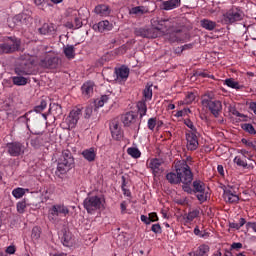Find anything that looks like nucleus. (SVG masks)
Masks as SVG:
<instances>
[{"instance_id": "7ed1b4c3", "label": "nucleus", "mask_w": 256, "mask_h": 256, "mask_svg": "<svg viewBox=\"0 0 256 256\" xmlns=\"http://www.w3.org/2000/svg\"><path fill=\"white\" fill-rule=\"evenodd\" d=\"M193 158L187 157L186 160L179 161L176 165V171L180 177V183L183 185H191L193 183V171H191V165Z\"/></svg>"}, {"instance_id": "4c0bfd02", "label": "nucleus", "mask_w": 256, "mask_h": 256, "mask_svg": "<svg viewBox=\"0 0 256 256\" xmlns=\"http://www.w3.org/2000/svg\"><path fill=\"white\" fill-rule=\"evenodd\" d=\"M244 225H247V220H245V218H240L239 223L235 221L229 222L230 229H235L236 231H239V229H241V227Z\"/></svg>"}, {"instance_id": "72a5a7b5", "label": "nucleus", "mask_w": 256, "mask_h": 256, "mask_svg": "<svg viewBox=\"0 0 256 256\" xmlns=\"http://www.w3.org/2000/svg\"><path fill=\"white\" fill-rule=\"evenodd\" d=\"M63 53L66 57V59H73L75 57V46L73 45H67L66 47L63 48Z\"/></svg>"}, {"instance_id": "603ef678", "label": "nucleus", "mask_w": 256, "mask_h": 256, "mask_svg": "<svg viewBox=\"0 0 256 256\" xmlns=\"http://www.w3.org/2000/svg\"><path fill=\"white\" fill-rule=\"evenodd\" d=\"M16 209L18 213L23 214L25 213V209H27V202L25 201H20L16 204Z\"/></svg>"}, {"instance_id": "49530a36", "label": "nucleus", "mask_w": 256, "mask_h": 256, "mask_svg": "<svg viewBox=\"0 0 256 256\" xmlns=\"http://www.w3.org/2000/svg\"><path fill=\"white\" fill-rule=\"evenodd\" d=\"M243 131H246V133H249L250 135H256L255 127L252 126L250 123H245L242 125Z\"/></svg>"}, {"instance_id": "f704fd0d", "label": "nucleus", "mask_w": 256, "mask_h": 256, "mask_svg": "<svg viewBox=\"0 0 256 256\" xmlns=\"http://www.w3.org/2000/svg\"><path fill=\"white\" fill-rule=\"evenodd\" d=\"M111 99V95H103L101 98L94 101L95 109H99L105 105Z\"/></svg>"}, {"instance_id": "0eeeda50", "label": "nucleus", "mask_w": 256, "mask_h": 256, "mask_svg": "<svg viewBox=\"0 0 256 256\" xmlns=\"http://www.w3.org/2000/svg\"><path fill=\"white\" fill-rule=\"evenodd\" d=\"M84 209L87 213L93 215L96 211H99L103 207V200L99 196H87L83 202Z\"/></svg>"}, {"instance_id": "e2e57ef3", "label": "nucleus", "mask_w": 256, "mask_h": 256, "mask_svg": "<svg viewBox=\"0 0 256 256\" xmlns=\"http://www.w3.org/2000/svg\"><path fill=\"white\" fill-rule=\"evenodd\" d=\"M122 191L126 197H131V190L125 188V181L122 183Z\"/></svg>"}, {"instance_id": "0e129e2a", "label": "nucleus", "mask_w": 256, "mask_h": 256, "mask_svg": "<svg viewBox=\"0 0 256 256\" xmlns=\"http://www.w3.org/2000/svg\"><path fill=\"white\" fill-rule=\"evenodd\" d=\"M140 219L142 223H145V225H151V219L145 215H141Z\"/></svg>"}, {"instance_id": "4be33fe9", "label": "nucleus", "mask_w": 256, "mask_h": 256, "mask_svg": "<svg viewBox=\"0 0 256 256\" xmlns=\"http://www.w3.org/2000/svg\"><path fill=\"white\" fill-rule=\"evenodd\" d=\"M82 157H84V159L88 161V163H93V161L97 159V148L91 147L83 150Z\"/></svg>"}, {"instance_id": "2f4dec72", "label": "nucleus", "mask_w": 256, "mask_h": 256, "mask_svg": "<svg viewBox=\"0 0 256 256\" xmlns=\"http://www.w3.org/2000/svg\"><path fill=\"white\" fill-rule=\"evenodd\" d=\"M129 13L130 15H137L138 17H141V15H146V13H149V8L145 6H136L131 8Z\"/></svg>"}, {"instance_id": "9b49d317", "label": "nucleus", "mask_w": 256, "mask_h": 256, "mask_svg": "<svg viewBox=\"0 0 256 256\" xmlns=\"http://www.w3.org/2000/svg\"><path fill=\"white\" fill-rule=\"evenodd\" d=\"M16 75H32L33 74V59L31 56L22 58L15 68Z\"/></svg>"}, {"instance_id": "c9c22d12", "label": "nucleus", "mask_w": 256, "mask_h": 256, "mask_svg": "<svg viewBox=\"0 0 256 256\" xmlns=\"http://www.w3.org/2000/svg\"><path fill=\"white\" fill-rule=\"evenodd\" d=\"M199 215H201V211H199V209H193L189 211L185 218L186 223H191L192 221H195V219H197Z\"/></svg>"}, {"instance_id": "6ab92c4d", "label": "nucleus", "mask_w": 256, "mask_h": 256, "mask_svg": "<svg viewBox=\"0 0 256 256\" xmlns=\"http://www.w3.org/2000/svg\"><path fill=\"white\" fill-rule=\"evenodd\" d=\"M92 29H94V31H98V33H107V31L113 30V24L109 22V20H102L97 24H94Z\"/></svg>"}, {"instance_id": "338daca9", "label": "nucleus", "mask_w": 256, "mask_h": 256, "mask_svg": "<svg viewBox=\"0 0 256 256\" xmlns=\"http://www.w3.org/2000/svg\"><path fill=\"white\" fill-rule=\"evenodd\" d=\"M183 191H185L186 193H193V189L191 188V184H184L183 186Z\"/></svg>"}, {"instance_id": "f3484780", "label": "nucleus", "mask_w": 256, "mask_h": 256, "mask_svg": "<svg viewBox=\"0 0 256 256\" xmlns=\"http://www.w3.org/2000/svg\"><path fill=\"white\" fill-rule=\"evenodd\" d=\"M163 165V160L159 158H153L148 163L149 169L153 172V175L157 177V175H161L163 173V168L161 166Z\"/></svg>"}, {"instance_id": "a18cd8bd", "label": "nucleus", "mask_w": 256, "mask_h": 256, "mask_svg": "<svg viewBox=\"0 0 256 256\" xmlns=\"http://www.w3.org/2000/svg\"><path fill=\"white\" fill-rule=\"evenodd\" d=\"M184 125H186V127H188V129H190L189 131H187V133H197V128L195 127V125L193 124V121H191V119H185Z\"/></svg>"}, {"instance_id": "2eb2a0df", "label": "nucleus", "mask_w": 256, "mask_h": 256, "mask_svg": "<svg viewBox=\"0 0 256 256\" xmlns=\"http://www.w3.org/2000/svg\"><path fill=\"white\" fill-rule=\"evenodd\" d=\"M82 110L81 108L73 109L67 116L65 123L68 126V129H75L77 123H79V118L81 117Z\"/></svg>"}, {"instance_id": "c85d7f7f", "label": "nucleus", "mask_w": 256, "mask_h": 256, "mask_svg": "<svg viewBox=\"0 0 256 256\" xmlns=\"http://www.w3.org/2000/svg\"><path fill=\"white\" fill-rule=\"evenodd\" d=\"M166 180L171 185H179V183H181V177H179V172H177V168L175 172H170L166 175Z\"/></svg>"}, {"instance_id": "f03ea898", "label": "nucleus", "mask_w": 256, "mask_h": 256, "mask_svg": "<svg viewBox=\"0 0 256 256\" xmlns=\"http://www.w3.org/2000/svg\"><path fill=\"white\" fill-rule=\"evenodd\" d=\"M152 27L136 28L134 33L136 37H143L146 39H157L161 35V29H165L169 25L168 21H161V18H154L151 20Z\"/></svg>"}, {"instance_id": "09e8293b", "label": "nucleus", "mask_w": 256, "mask_h": 256, "mask_svg": "<svg viewBox=\"0 0 256 256\" xmlns=\"http://www.w3.org/2000/svg\"><path fill=\"white\" fill-rule=\"evenodd\" d=\"M31 237L34 241H37L40 237H41V228L35 226L33 229H32V234H31Z\"/></svg>"}, {"instance_id": "a878e982", "label": "nucleus", "mask_w": 256, "mask_h": 256, "mask_svg": "<svg viewBox=\"0 0 256 256\" xmlns=\"http://www.w3.org/2000/svg\"><path fill=\"white\" fill-rule=\"evenodd\" d=\"M55 31V25L44 23L40 28H38L39 35H53V32Z\"/></svg>"}, {"instance_id": "cd10ccee", "label": "nucleus", "mask_w": 256, "mask_h": 256, "mask_svg": "<svg viewBox=\"0 0 256 256\" xmlns=\"http://www.w3.org/2000/svg\"><path fill=\"white\" fill-rule=\"evenodd\" d=\"M93 87H95L93 82H86L82 85V87H81L82 95L86 99H89V97H91V95H93Z\"/></svg>"}, {"instance_id": "4468645a", "label": "nucleus", "mask_w": 256, "mask_h": 256, "mask_svg": "<svg viewBox=\"0 0 256 256\" xmlns=\"http://www.w3.org/2000/svg\"><path fill=\"white\" fill-rule=\"evenodd\" d=\"M223 198L226 203H239V196L237 195V191L231 185L223 187Z\"/></svg>"}, {"instance_id": "20e7f679", "label": "nucleus", "mask_w": 256, "mask_h": 256, "mask_svg": "<svg viewBox=\"0 0 256 256\" xmlns=\"http://www.w3.org/2000/svg\"><path fill=\"white\" fill-rule=\"evenodd\" d=\"M75 167V158L69 150H64L62 156L58 160L56 175H66Z\"/></svg>"}, {"instance_id": "c03bdc74", "label": "nucleus", "mask_w": 256, "mask_h": 256, "mask_svg": "<svg viewBox=\"0 0 256 256\" xmlns=\"http://www.w3.org/2000/svg\"><path fill=\"white\" fill-rule=\"evenodd\" d=\"M127 153L130 155V157H133V159H139V157H141V151L135 147L128 148Z\"/></svg>"}, {"instance_id": "8fccbe9b", "label": "nucleus", "mask_w": 256, "mask_h": 256, "mask_svg": "<svg viewBox=\"0 0 256 256\" xmlns=\"http://www.w3.org/2000/svg\"><path fill=\"white\" fill-rule=\"evenodd\" d=\"M194 235H196L197 237H201L202 239H205V238L209 237V232L200 231L199 226H196L194 228Z\"/></svg>"}, {"instance_id": "b1692460", "label": "nucleus", "mask_w": 256, "mask_h": 256, "mask_svg": "<svg viewBox=\"0 0 256 256\" xmlns=\"http://www.w3.org/2000/svg\"><path fill=\"white\" fill-rule=\"evenodd\" d=\"M94 11L96 15H100V17H109V15H111V9L105 4L97 5Z\"/></svg>"}, {"instance_id": "4d7b16f0", "label": "nucleus", "mask_w": 256, "mask_h": 256, "mask_svg": "<svg viewBox=\"0 0 256 256\" xmlns=\"http://www.w3.org/2000/svg\"><path fill=\"white\" fill-rule=\"evenodd\" d=\"M151 231H153V233H156V234L163 233V230H162L160 224H153L152 227H151Z\"/></svg>"}, {"instance_id": "aec40b11", "label": "nucleus", "mask_w": 256, "mask_h": 256, "mask_svg": "<svg viewBox=\"0 0 256 256\" xmlns=\"http://www.w3.org/2000/svg\"><path fill=\"white\" fill-rule=\"evenodd\" d=\"M116 81H127L129 79V68L127 66H122L115 69Z\"/></svg>"}, {"instance_id": "412c9836", "label": "nucleus", "mask_w": 256, "mask_h": 256, "mask_svg": "<svg viewBox=\"0 0 256 256\" xmlns=\"http://www.w3.org/2000/svg\"><path fill=\"white\" fill-rule=\"evenodd\" d=\"M41 65L45 69H57L59 67V57L46 58L41 61Z\"/></svg>"}, {"instance_id": "393cba45", "label": "nucleus", "mask_w": 256, "mask_h": 256, "mask_svg": "<svg viewBox=\"0 0 256 256\" xmlns=\"http://www.w3.org/2000/svg\"><path fill=\"white\" fill-rule=\"evenodd\" d=\"M43 143H47V136H32L30 138V145L34 147V149H39Z\"/></svg>"}, {"instance_id": "e433bc0d", "label": "nucleus", "mask_w": 256, "mask_h": 256, "mask_svg": "<svg viewBox=\"0 0 256 256\" xmlns=\"http://www.w3.org/2000/svg\"><path fill=\"white\" fill-rule=\"evenodd\" d=\"M209 245L202 244L195 251V256H209Z\"/></svg>"}, {"instance_id": "69168bd1", "label": "nucleus", "mask_w": 256, "mask_h": 256, "mask_svg": "<svg viewBox=\"0 0 256 256\" xmlns=\"http://www.w3.org/2000/svg\"><path fill=\"white\" fill-rule=\"evenodd\" d=\"M231 249H243V244L241 242H234L231 244Z\"/></svg>"}, {"instance_id": "423d86ee", "label": "nucleus", "mask_w": 256, "mask_h": 256, "mask_svg": "<svg viewBox=\"0 0 256 256\" xmlns=\"http://www.w3.org/2000/svg\"><path fill=\"white\" fill-rule=\"evenodd\" d=\"M69 213H71L69 206H65L63 203L54 204L48 210V219L51 223H59L60 217H68Z\"/></svg>"}, {"instance_id": "052dcab7", "label": "nucleus", "mask_w": 256, "mask_h": 256, "mask_svg": "<svg viewBox=\"0 0 256 256\" xmlns=\"http://www.w3.org/2000/svg\"><path fill=\"white\" fill-rule=\"evenodd\" d=\"M83 27V22L79 18L74 19V29H81Z\"/></svg>"}, {"instance_id": "bb28decb", "label": "nucleus", "mask_w": 256, "mask_h": 256, "mask_svg": "<svg viewBox=\"0 0 256 256\" xmlns=\"http://www.w3.org/2000/svg\"><path fill=\"white\" fill-rule=\"evenodd\" d=\"M135 119H137V116L133 112H127L121 116V121L125 127H129V125L135 123Z\"/></svg>"}, {"instance_id": "9d476101", "label": "nucleus", "mask_w": 256, "mask_h": 256, "mask_svg": "<svg viewBox=\"0 0 256 256\" xmlns=\"http://www.w3.org/2000/svg\"><path fill=\"white\" fill-rule=\"evenodd\" d=\"M29 23H31V17L27 16V14H18L8 20V25L11 29H25Z\"/></svg>"}, {"instance_id": "774afa93", "label": "nucleus", "mask_w": 256, "mask_h": 256, "mask_svg": "<svg viewBox=\"0 0 256 256\" xmlns=\"http://www.w3.org/2000/svg\"><path fill=\"white\" fill-rule=\"evenodd\" d=\"M15 251H16L15 246H8L6 248V253H8V255H15Z\"/></svg>"}, {"instance_id": "3c124183", "label": "nucleus", "mask_w": 256, "mask_h": 256, "mask_svg": "<svg viewBox=\"0 0 256 256\" xmlns=\"http://www.w3.org/2000/svg\"><path fill=\"white\" fill-rule=\"evenodd\" d=\"M47 109V102L45 100H42L40 105L34 107L35 113H43Z\"/></svg>"}, {"instance_id": "1a4fd4ad", "label": "nucleus", "mask_w": 256, "mask_h": 256, "mask_svg": "<svg viewBox=\"0 0 256 256\" xmlns=\"http://www.w3.org/2000/svg\"><path fill=\"white\" fill-rule=\"evenodd\" d=\"M193 193L200 203H205L209 199V188L201 180H195L192 183Z\"/></svg>"}, {"instance_id": "de8ad7c7", "label": "nucleus", "mask_w": 256, "mask_h": 256, "mask_svg": "<svg viewBox=\"0 0 256 256\" xmlns=\"http://www.w3.org/2000/svg\"><path fill=\"white\" fill-rule=\"evenodd\" d=\"M147 127L150 131H155V127H157V117H152L148 119Z\"/></svg>"}, {"instance_id": "864d4df0", "label": "nucleus", "mask_w": 256, "mask_h": 256, "mask_svg": "<svg viewBox=\"0 0 256 256\" xmlns=\"http://www.w3.org/2000/svg\"><path fill=\"white\" fill-rule=\"evenodd\" d=\"M91 115H93V105L90 104L84 108V118L90 119Z\"/></svg>"}, {"instance_id": "a211bd4d", "label": "nucleus", "mask_w": 256, "mask_h": 256, "mask_svg": "<svg viewBox=\"0 0 256 256\" xmlns=\"http://www.w3.org/2000/svg\"><path fill=\"white\" fill-rule=\"evenodd\" d=\"M110 131L115 141H121L123 139V129L121 128V124H119L117 121L114 120L111 122Z\"/></svg>"}, {"instance_id": "473e14b6", "label": "nucleus", "mask_w": 256, "mask_h": 256, "mask_svg": "<svg viewBox=\"0 0 256 256\" xmlns=\"http://www.w3.org/2000/svg\"><path fill=\"white\" fill-rule=\"evenodd\" d=\"M200 25L206 31H213L217 27V22L209 19H202Z\"/></svg>"}, {"instance_id": "37998d69", "label": "nucleus", "mask_w": 256, "mask_h": 256, "mask_svg": "<svg viewBox=\"0 0 256 256\" xmlns=\"http://www.w3.org/2000/svg\"><path fill=\"white\" fill-rule=\"evenodd\" d=\"M195 99H197V95H195L193 92H188L183 100V103L184 105H191Z\"/></svg>"}, {"instance_id": "680f3d73", "label": "nucleus", "mask_w": 256, "mask_h": 256, "mask_svg": "<svg viewBox=\"0 0 256 256\" xmlns=\"http://www.w3.org/2000/svg\"><path fill=\"white\" fill-rule=\"evenodd\" d=\"M150 223H155V221H159V216L155 212L149 214Z\"/></svg>"}, {"instance_id": "bf43d9fd", "label": "nucleus", "mask_w": 256, "mask_h": 256, "mask_svg": "<svg viewBox=\"0 0 256 256\" xmlns=\"http://www.w3.org/2000/svg\"><path fill=\"white\" fill-rule=\"evenodd\" d=\"M196 77H203V78H208V79H214L213 75H209L207 72H201V71H197L195 73Z\"/></svg>"}, {"instance_id": "7c9ffc66", "label": "nucleus", "mask_w": 256, "mask_h": 256, "mask_svg": "<svg viewBox=\"0 0 256 256\" xmlns=\"http://www.w3.org/2000/svg\"><path fill=\"white\" fill-rule=\"evenodd\" d=\"M224 85L230 87V89H236V91H241V89H243V85H241L234 78H227L224 80Z\"/></svg>"}, {"instance_id": "c756f323", "label": "nucleus", "mask_w": 256, "mask_h": 256, "mask_svg": "<svg viewBox=\"0 0 256 256\" xmlns=\"http://www.w3.org/2000/svg\"><path fill=\"white\" fill-rule=\"evenodd\" d=\"M61 242L64 247H72L73 246V234L71 232L65 231L63 236L61 237Z\"/></svg>"}, {"instance_id": "6e6552de", "label": "nucleus", "mask_w": 256, "mask_h": 256, "mask_svg": "<svg viewBox=\"0 0 256 256\" xmlns=\"http://www.w3.org/2000/svg\"><path fill=\"white\" fill-rule=\"evenodd\" d=\"M21 47V40L15 37H8L0 44V54L15 53Z\"/></svg>"}, {"instance_id": "dca6fc26", "label": "nucleus", "mask_w": 256, "mask_h": 256, "mask_svg": "<svg viewBox=\"0 0 256 256\" xmlns=\"http://www.w3.org/2000/svg\"><path fill=\"white\" fill-rule=\"evenodd\" d=\"M186 141L188 151H197V149H199V137H197V132H186Z\"/></svg>"}, {"instance_id": "79ce46f5", "label": "nucleus", "mask_w": 256, "mask_h": 256, "mask_svg": "<svg viewBox=\"0 0 256 256\" xmlns=\"http://www.w3.org/2000/svg\"><path fill=\"white\" fill-rule=\"evenodd\" d=\"M137 107L140 117H145V115H147V103H145V101H140L138 102Z\"/></svg>"}, {"instance_id": "5fc2aeb1", "label": "nucleus", "mask_w": 256, "mask_h": 256, "mask_svg": "<svg viewBox=\"0 0 256 256\" xmlns=\"http://www.w3.org/2000/svg\"><path fill=\"white\" fill-rule=\"evenodd\" d=\"M234 163H236V165H238V167H243L244 169L247 168V160H243L239 156H236L234 158Z\"/></svg>"}, {"instance_id": "5701e85b", "label": "nucleus", "mask_w": 256, "mask_h": 256, "mask_svg": "<svg viewBox=\"0 0 256 256\" xmlns=\"http://www.w3.org/2000/svg\"><path fill=\"white\" fill-rule=\"evenodd\" d=\"M161 7L164 11H172V9L181 7V0H163Z\"/></svg>"}, {"instance_id": "6e6d98bb", "label": "nucleus", "mask_w": 256, "mask_h": 256, "mask_svg": "<svg viewBox=\"0 0 256 256\" xmlns=\"http://www.w3.org/2000/svg\"><path fill=\"white\" fill-rule=\"evenodd\" d=\"M194 47L193 43L185 44L181 47L177 48L178 53H183V51H189V49H192Z\"/></svg>"}, {"instance_id": "ddd939ff", "label": "nucleus", "mask_w": 256, "mask_h": 256, "mask_svg": "<svg viewBox=\"0 0 256 256\" xmlns=\"http://www.w3.org/2000/svg\"><path fill=\"white\" fill-rule=\"evenodd\" d=\"M6 147L10 157H20L25 153V145L21 142H10Z\"/></svg>"}, {"instance_id": "39448f33", "label": "nucleus", "mask_w": 256, "mask_h": 256, "mask_svg": "<svg viewBox=\"0 0 256 256\" xmlns=\"http://www.w3.org/2000/svg\"><path fill=\"white\" fill-rule=\"evenodd\" d=\"M215 95L213 93L208 92L201 97V103L203 107L209 109L210 113L213 114L214 117H219L221 115V111H223V104L219 100H215Z\"/></svg>"}, {"instance_id": "58836bf2", "label": "nucleus", "mask_w": 256, "mask_h": 256, "mask_svg": "<svg viewBox=\"0 0 256 256\" xmlns=\"http://www.w3.org/2000/svg\"><path fill=\"white\" fill-rule=\"evenodd\" d=\"M143 97L145 101H151L153 99V85H147L143 90Z\"/></svg>"}, {"instance_id": "a19ab883", "label": "nucleus", "mask_w": 256, "mask_h": 256, "mask_svg": "<svg viewBox=\"0 0 256 256\" xmlns=\"http://www.w3.org/2000/svg\"><path fill=\"white\" fill-rule=\"evenodd\" d=\"M25 75H18V76H14L12 78V81L14 83V85H25L27 83V78L24 77Z\"/></svg>"}, {"instance_id": "f257e3e1", "label": "nucleus", "mask_w": 256, "mask_h": 256, "mask_svg": "<svg viewBox=\"0 0 256 256\" xmlns=\"http://www.w3.org/2000/svg\"><path fill=\"white\" fill-rule=\"evenodd\" d=\"M160 21H168L169 24L165 26L164 29H160L161 33L165 34V39L168 43H185V41H189V33L183 30V27L179 26L177 23V19L168 18L162 19Z\"/></svg>"}, {"instance_id": "ea45409f", "label": "nucleus", "mask_w": 256, "mask_h": 256, "mask_svg": "<svg viewBox=\"0 0 256 256\" xmlns=\"http://www.w3.org/2000/svg\"><path fill=\"white\" fill-rule=\"evenodd\" d=\"M27 192H29V189L18 187L12 191V195L15 199H21Z\"/></svg>"}, {"instance_id": "f8f14e48", "label": "nucleus", "mask_w": 256, "mask_h": 256, "mask_svg": "<svg viewBox=\"0 0 256 256\" xmlns=\"http://www.w3.org/2000/svg\"><path fill=\"white\" fill-rule=\"evenodd\" d=\"M242 20L243 14L241 13V10L237 8H232L224 14V21L226 25H233V23H237V21Z\"/></svg>"}, {"instance_id": "13d9d810", "label": "nucleus", "mask_w": 256, "mask_h": 256, "mask_svg": "<svg viewBox=\"0 0 256 256\" xmlns=\"http://www.w3.org/2000/svg\"><path fill=\"white\" fill-rule=\"evenodd\" d=\"M242 143L244 145H246V147H250V149H254V147L256 146V142L255 141H250V140H247L245 138L242 139Z\"/></svg>"}]
</instances>
